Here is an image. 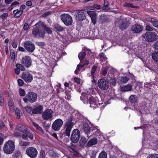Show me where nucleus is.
<instances>
[{"label":"nucleus","instance_id":"nucleus-44","mask_svg":"<svg viewBox=\"0 0 158 158\" xmlns=\"http://www.w3.org/2000/svg\"><path fill=\"white\" fill-rule=\"evenodd\" d=\"M20 110L19 108H16L15 110V113L16 118L17 119H19L20 117Z\"/></svg>","mask_w":158,"mask_h":158},{"label":"nucleus","instance_id":"nucleus-23","mask_svg":"<svg viewBox=\"0 0 158 158\" xmlns=\"http://www.w3.org/2000/svg\"><path fill=\"white\" fill-rule=\"evenodd\" d=\"M147 21L151 23L153 26L155 27L158 28V22L155 18H147Z\"/></svg>","mask_w":158,"mask_h":158},{"label":"nucleus","instance_id":"nucleus-11","mask_svg":"<svg viewBox=\"0 0 158 158\" xmlns=\"http://www.w3.org/2000/svg\"><path fill=\"white\" fill-rule=\"evenodd\" d=\"M63 124V122L60 118L56 120L53 123L52 125V128L55 131L60 130Z\"/></svg>","mask_w":158,"mask_h":158},{"label":"nucleus","instance_id":"nucleus-64","mask_svg":"<svg viewBox=\"0 0 158 158\" xmlns=\"http://www.w3.org/2000/svg\"><path fill=\"white\" fill-rule=\"evenodd\" d=\"M51 13V12L50 11H47L45 12L42 15V16L43 17H46L49 15Z\"/></svg>","mask_w":158,"mask_h":158},{"label":"nucleus","instance_id":"nucleus-43","mask_svg":"<svg viewBox=\"0 0 158 158\" xmlns=\"http://www.w3.org/2000/svg\"><path fill=\"white\" fill-rule=\"evenodd\" d=\"M86 56V53L84 52H80L78 55L79 59L81 61L83 60L85 58Z\"/></svg>","mask_w":158,"mask_h":158},{"label":"nucleus","instance_id":"nucleus-32","mask_svg":"<svg viewBox=\"0 0 158 158\" xmlns=\"http://www.w3.org/2000/svg\"><path fill=\"white\" fill-rule=\"evenodd\" d=\"M8 106L10 111L11 112H13L14 111V104L13 102L11 100H9L8 101Z\"/></svg>","mask_w":158,"mask_h":158},{"label":"nucleus","instance_id":"nucleus-29","mask_svg":"<svg viewBox=\"0 0 158 158\" xmlns=\"http://www.w3.org/2000/svg\"><path fill=\"white\" fill-rule=\"evenodd\" d=\"M87 142L86 138L83 137H81L79 141V145L81 147H83L85 145Z\"/></svg>","mask_w":158,"mask_h":158},{"label":"nucleus","instance_id":"nucleus-38","mask_svg":"<svg viewBox=\"0 0 158 158\" xmlns=\"http://www.w3.org/2000/svg\"><path fill=\"white\" fill-rule=\"evenodd\" d=\"M84 67V65L78 64L77 66V68L75 71V73L76 74H78L79 71Z\"/></svg>","mask_w":158,"mask_h":158},{"label":"nucleus","instance_id":"nucleus-40","mask_svg":"<svg viewBox=\"0 0 158 158\" xmlns=\"http://www.w3.org/2000/svg\"><path fill=\"white\" fill-rule=\"evenodd\" d=\"M98 158H107L106 152L104 151H102L99 155Z\"/></svg>","mask_w":158,"mask_h":158},{"label":"nucleus","instance_id":"nucleus-47","mask_svg":"<svg viewBox=\"0 0 158 158\" xmlns=\"http://www.w3.org/2000/svg\"><path fill=\"white\" fill-rule=\"evenodd\" d=\"M4 99L2 94V92L0 93V105L2 106L3 105Z\"/></svg>","mask_w":158,"mask_h":158},{"label":"nucleus","instance_id":"nucleus-8","mask_svg":"<svg viewBox=\"0 0 158 158\" xmlns=\"http://www.w3.org/2000/svg\"><path fill=\"white\" fill-rule=\"evenodd\" d=\"M53 116V112L51 109H47L42 113V118L45 120H52Z\"/></svg>","mask_w":158,"mask_h":158},{"label":"nucleus","instance_id":"nucleus-28","mask_svg":"<svg viewBox=\"0 0 158 158\" xmlns=\"http://www.w3.org/2000/svg\"><path fill=\"white\" fill-rule=\"evenodd\" d=\"M97 142L98 141L97 139L96 138H94L90 139L89 141L88 142L86 145L87 146H90L95 145L97 143Z\"/></svg>","mask_w":158,"mask_h":158},{"label":"nucleus","instance_id":"nucleus-14","mask_svg":"<svg viewBox=\"0 0 158 158\" xmlns=\"http://www.w3.org/2000/svg\"><path fill=\"white\" fill-rule=\"evenodd\" d=\"M80 135V131L77 129L73 130L71 137V140L74 143H76L79 140Z\"/></svg>","mask_w":158,"mask_h":158},{"label":"nucleus","instance_id":"nucleus-10","mask_svg":"<svg viewBox=\"0 0 158 158\" xmlns=\"http://www.w3.org/2000/svg\"><path fill=\"white\" fill-rule=\"evenodd\" d=\"M74 16L76 20L78 21H82L86 19V13L81 10H77Z\"/></svg>","mask_w":158,"mask_h":158},{"label":"nucleus","instance_id":"nucleus-19","mask_svg":"<svg viewBox=\"0 0 158 158\" xmlns=\"http://www.w3.org/2000/svg\"><path fill=\"white\" fill-rule=\"evenodd\" d=\"M61 19L64 23L66 26L69 25V15L63 14L61 15Z\"/></svg>","mask_w":158,"mask_h":158},{"label":"nucleus","instance_id":"nucleus-36","mask_svg":"<svg viewBox=\"0 0 158 158\" xmlns=\"http://www.w3.org/2000/svg\"><path fill=\"white\" fill-rule=\"evenodd\" d=\"M153 60L156 62H158V51L155 52L152 55Z\"/></svg>","mask_w":158,"mask_h":158},{"label":"nucleus","instance_id":"nucleus-5","mask_svg":"<svg viewBox=\"0 0 158 158\" xmlns=\"http://www.w3.org/2000/svg\"><path fill=\"white\" fill-rule=\"evenodd\" d=\"M37 95L36 94L30 92L27 94L26 97L23 98V100L26 103H27L28 102L32 103L37 101Z\"/></svg>","mask_w":158,"mask_h":158},{"label":"nucleus","instance_id":"nucleus-53","mask_svg":"<svg viewBox=\"0 0 158 158\" xmlns=\"http://www.w3.org/2000/svg\"><path fill=\"white\" fill-rule=\"evenodd\" d=\"M76 36L74 34H72L70 36V41L73 42L76 40Z\"/></svg>","mask_w":158,"mask_h":158},{"label":"nucleus","instance_id":"nucleus-21","mask_svg":"<svg viewBox=\"0 0 158 158\" xmlns=\"http://www.w3.org/2000/svg\"><path fill=\"white\" fill-rule=\"evenodd\" d=\"M43 106L40 105L33 109L32 113L33 114H42L43 112Z\"/></svg>","mask_w":158,"mask_h":158},{"label":"nucleus","instance_id":"nucleus-33","mask_svg":"<svg viewBox=\"0 0 158 158\" xmlns=\"http://www.w3.org/2000/svg\"><path fill=\"white\" fill-rule=\"evenodd\" d=\"M138 98L135 95H132L130 96L129 100L131 103H135L137 101Z\"/></svg>","mask_w":158,"mask_h":158},{"label":"nucleus","instance_id":"nucleus-60","mask_svg":"<svg viewBox=\"0 0 158 158\" xmlns=\"http://www.w3.org/2000/svg\"><path fill=\"white\" fill-rule=\"evenodd\" d=\"M99 56L101 58L103 59L105 61L107 59L106 57L105 56V54L103 52L100 53Z\"/></svg>","mask_w":158,"mask_h":158},{"label":"nucleus","instance_id":"nucleus-45","mask_svg":"<svg viewBox=\"0 0 158 158\" xmlns=\"http://www.w3.org/2000/svg\"><path fill=\"white\" fill-rule=\"evenodd\" d=\"M129 78L126 77H121V81L124 83H126L129 80Z\"/></svg>","mask_w":158,"mask_h":158},{"label":"nucleus","instance_id":"nucleus-37","mask_svg":"<svg viewBox=\"0 0 158 158\" xmlns=\"http://www.w3.org/2000/svg\"><path fill=\"white\" fill-rule=\"evenodd\" d=\"M19 144L21 146H28L31 143L28 141H25L21 140H20L19 141Z\"/></svg>","mask_w":158,"mask_h":158},{"label":"nucleus","instance_id":"nucleus-24","mask_svg":"<svg viewBox=\"0 0 158 158\" xmlns=\"http://www.w3.org/2000/svg\"><path fill=\"white\" fill-rule=\"evenodd\" d=\"M132 89V85L130 84H128L124 86L121 87L120 90L122 92H127L131 91Z\"/></svg>","mask_w":158,"mask_h":158},{"label":"nucleus","instance_id":"nucleus-35","mask_svg":"<svg viewBox=\"0 0 158 158\" xmlns=\"http://www.w3.org/2000/svg\"><path fill=\"white\" fill-rule=\"evenodd\" d=\"M54 27L56 30L58 31H61L64 30V28L57 23L54 25Z\"/></svg>","mask_w":158,"mask_h":158},{"label":"nucleus","instance_id":"nucleus-18","mask_svg":"<svg viewBox=\"0 0 158 158\" xmlns=\"http://www.w3.org/2000/svg\"><path fill=\"white\" fill-rule=\"evenodd\" d=\"M22 78L26 82H30L33 79V77L31 74L28 72H23L22 75Z\"/></svg>","mask_w":158,"mask_h":158},{"label":"nucleus","instance_id":"nucleus-2","mask_svg":"<svg viewBox=\"0 0 158 158\" xmlns=\"http://www.w3.org/2000/svg\"><path fill=\"white\" fill-rule=\"evenodd\" d=\"M114 24L116 27H118L119 29L123 31L127 29L128 27L129 22L126 18L121 17L116 19Z\"/></svg>","mask_w":158,"mask_h":158},{"label":"nucleus","instance_id":"nucleus-17","mask_svg":"<svg viewBox=\"0 0 158 158\" xmlns=\"http://www.w3.org/2000/svg\"><path fill=\"white\" fill-rule=\"evenodd\" d=\"M87 13L91 18V21L94 25L96 24L97 18V14L94 11L89 10Z\"/></svg>","mask_w":158,"mask_h":158},{"label":"nucleus","instance_id":"nucleus-34","mask_svg":"<svg viewBox=\"0 0 158 158\" xmlns=\"http://www.w3.org/2000/svg\"><path fill=\"white\" fill-rule=\"evenodd\" d=\"M21 155V152L19 150H16L13 154L12 157L13 158H19Z\"/></svg>","mask_w":158,"mask_h":158},{"label":"nucleus","instance_id":"nucleus-7","mask_svg":"<svg viewBox=\"0 0 158 158\" xmlns=\"http://www.w3.org/2000/svg\"><path fill=\"white\" fill-rule=\"evenodd\" d=\"M98 84L99 87L103 90H107L110 87V84L108 81L104 78L99 80Z\"/></svg>","mask_w":158,"mask_h":158},{"label":"nucleus","instance_id":"nucleus-3","mask_svg":"<svg viewBox=\"0 0 158 158\" xmlns=\"http://www.w3.org/2000/svg\"><path fill=\"white\" fill-rule=\"evenodd\" d=\"M15 146L14 142L12 140H9L6 142L3 147L4 152L7 154H11L15 149Z\"/></svg>","mask_w":158,"mask_h":158},{"label":"nucleus","instance_id":"nucleus-50","mask_svg":"<svg viewBox=\"0 0 158 158\" xmlns=\"http://www.w3.org/2000/svg\"><path fill=\"white\" fill-rule=\"evenodd\" d=\"M94 8H96L98 9H100L101 8V6L100 5L97 4H95L94 5V7H89V9L94 10Z\"/></svg>","mask_w":158,"mask_h":158},{"label":"nucleus","instance_id":"nucleus-56","mask_svg":"<svg viewBox=\"0 0 158 158\" xmlns=\"http://www.w3.org/2000/svg\"><path fill=\"white\" fill-rule=\"evenodd\" d=\"M36 44L40 47H42L45 45L44 42H36Z\"/></svg>","mask_w":158,"mask_h":158},{"label":"nucleus","instance_id":"nucleus-13","mask_svg":"<svg viewBox=\"0 0 158 158\" xmlns=\"http://www.w3.org/2000/svg\"><path fill=\"white\" fill-rule=\"evenodd\" d=\"M38 26L34 27L33 29L32 34L35 37L37 38L43 37L45 35L44 31L40 29Z\"/></svg>","mask_w":158,"mask_h":158},{"label":"nucleus","instance_id":"nucleus-52","mask_svg":"<svg viewBox=\"0 0 158 158\" xmlns=\"http://www.w3.org/2000/svg\"><path fill=\"white\" fill-rule=\"evenodd\" d=\"M70 151L73 152V154L75 156H78V153L77 151L75 150V149L71 148L70 147Z\"/></svg>","mask_w":158,"mask_h":158},{"label":"nucleus","instance_id":"nucleus-63","mask_svg":"<svg viewBox=\"0 0 158 158\" xmlns=\"http://www.w3.org/2000/svg\"><path fill=\"white\" fill-rule=\"evenodd\" d=\"M10 57L12 60H14L15 57V53L14 52H10Z\"/></svg>","mask_w":158,"mask_h":158},{"label":"nucleus","instance_id":"nucleus-9","mask_svg":"<svg viewBox=\"0 0 158 158\" xmlns=\"http://www.w3.org/2000/svg\"><path fill=\"white\" fill-rule=\"evenodd\" d=\"M26 154L31 158H35L37 156L38 151L35 148L29 147L26 150Z\"/></svg>","mask_w":158,"mask_h":158},{"label":"nucleus","instance_id":"nucleus-42","mask_svg":"<svg viewBox=\"0 0 158 158\" xmlns=\"http://www.w3.org/2000/svg\"><path fill=\"white\" fill-rule=\"evenodd\" d=\"M15 66L22 71H24L25 70L24 66L21 64H17Z\"/></svg>","mask_w":158,"mask_h":158},{"label":"nucleus","instance_id":"nucleus-49","mask_svg":"<svg viewBox=\"0 0 158 158\" xmlns=\"http://www.w3.org/2000/svg\"><path fill=\"white\" fill-rule=\"evenodd\" d=\"M147 158H158V154L155 153L150 154Z\"/></svg>","mask_w":158,"mask_h":158},{"label":"nucleus","instance_id":"nucleus-22","mask_svg":"<svg viewBox=\"0 0 158 158\" xmlns=\"http://www.w3.org/2000/svg\"><path fill=\"white\" fill-rule=\"evenodd\" d=\"M35 26H41L44 27V29L47 32L48 34H51L52 33V31L51 29H50V28L47 27L46 25H44L42 22H38L35 24Z\"/></svg>","mask_w":158,"mask_h":158},{"label":"nucleus","instance_id":"nucleus-20","mask_svg":"<svg viewBox=\"0 0 158 158\" xmlns=\"http://www.w3.org/2000/svg\"><path fill=\"white\" fill-rule=\"evenodd\" d=\"M75 116L76 113L74 112H73L70 116V131L71 130L70 128L71 129L76 122L75 119Z\"/></svg>","mask_w":158,"mask_h":158},{"label":"nucleus","instance_id":"nucleus-6","mask_svg":"<svg viewBox=\"0 0 158 158\" xmlns=\"http://www.w3.org/2000/svg\"><path fill=\"white\" fill-rule=\"evenodd\" d=\"M144 38L148 42H152L158 39V36L154 32H147L144 35Z\"/></svg>","mask_w":158,"mask_h":158},{"label":"nucleus","instance_id":"nucleus-30","mask_svg":"<svg viewBox=\"0 0 158 158\" xmlns=\"http://www.w3.org/2000/svg\"><path fill=\"white\" fill-rule=\"evenodd\" d=\"M102 8L103 10H110V8L109 6V4L107 0H104V4Z\"/></svg>","mask_w":158,"mask_h":158},{"label":"nucleus","instance_id":"nucleus-39","mask_svg":"<svg viewBox=\"0 0 158 158\" xmlns=\"http://www.w3.org/2000/svg\"><path fill=\"white\" fill-rule=\"evenodd\" d=\"M99 19L101 23H102L106 21L107 18L106 15H101L99 16Z\"/></svg>","mask_w":158,"mask_h":158},{"label":"nucleus","instance_id":"nucleus-46","mask_svg":"<svg viewBox=\"0 0 158 158\" xmlns=\"http://www.w3.org/2000/svg\"><path fill=\"white\" fill-rule=\"evenodd\" d=\"M33 126H34V127L36 129L40 131L42 133L43 132V131L42 130V128L38 125L37 123H33Z\"/></svg>","mask_w":158,"mask_h":158},{"label":"nucleus","instance_id":"nucleus-26","mask_svg":"<svg viewBox=\"0 0 158 158\" xmlns=\"http://www.w3.org/2000/svg\"><path fill=\"white\" fill-rule=\"evenodd\" d=\"M82 130L86 134L88 135L90 132V128L87 123H85L83 124V128Z\"/></svg>","mask_w":158,"mask_h":158},{"label":"nucleus","instance_id":"nucleus-61","mask_svg":"<svg viewBox=\"0 0 158 158\" xmlns=\"http://www.w3.org/2000/svg\"><path fill=\"white\" fill-rule=\"evenodd\" d=\"M8 16V14L7 13H4L0 16V17L2 18L3 20L6 19Z\"/></svg>","mask_w":158,"mask_h":158},{"label":"nucleus","instance_id":"nucleus-27","mask_svg":"<svg viewBox=\"0 0 158 158\" xmlns=\"http://www.w3.org/2000/svg\"><path fill=\"white\" fill-rule=\"evenodd\" d=\"M13 13L14 14V17L17 18L20 17L23 13V11L22 10H19L18 9H16L14 10Z\"/></svg>","mask_w":158,"mask_h":158},{"label":"nucleus","instance_id":"nucleus-15","mask_svg":"<svg viewBox=\"0 0 158 158\" xmlns=\"http://www.w3.org/2000/svg\"><path fill=\"white\" fill-rule=\"evenodd\" d=\"M24 46L26 49L30 52H33L35 48L34 44L29 41L25 42Z\"/></svg>","mask_w":158,"mask_h":158},{"label":"nucleus","instance_id":"nucleus-12","mask_svg":"<svg viewBox=\"0 0 158 158\" xmlns=\"http://www.w3.org/2000/svg\"><path fill=\"white\" fill-rule=\"evenodd\" d=\"M32 62L31 58L29 56H26L22 58L20 63L25 67L28 68L31 66Z\"/></svg>","mask_w":158,"mask_h":158},{"label":"nucleus","instance_id":"nucleus-4","mask_svg":"<svg viewBox=\"0 0 158 158\" xmlns=\"http://www.w3.org/2000/svg\"><path fill=\"white\" fill-rule=\"evenodd\" d=\"M84 99L85 101H87L90 104V106L91 107L96 108V106H98V105H100L98 102V99L97 98L91 97V95H85Z\"/></svg>","mask_w":158,"mask_h":158},{"label":"nucleus","instance_id":"nucleus-51","mask_svg":"<svg viewBox=\"0 0 158 158\" xmlns=\"http://www.w3.org/2000/svg\"><path fill=\"white\" fill-rule=\"evenodd\" d=\"M155 29L154 28L148 25H147L145 27V30L147 31H152Z\"/></svg>","mask_w":158,"mask_h":158},{"label":"nucleus","instance_id":"nucleus-16","mask_svg":"<svg viewBox=\"0 0 158 158\" xmlns=\"http://www.w3.org/2000/svg\"><path fill=\"white\" fill-rule=\"evenodd\" d=\"M143 27L138 24L133 25L131 28V31L133 34L139 33L143 30Z\"/></svg>","mask_w":158,"mask_h":158},{"label":"nucleus","instance_id":"nucleus-57","mask_svg":"<svg viewBox=\"0 0 158 158\" xmlns=\"http://www.w3.org/2000/svg\"><path fill=\"white\" fill-rule=\"evenodd\" d=\"M72 80H73L74 81L76 82L77 84H80L81 79L80 78L75 77L72 79Z\"/></svg>","mask_w":158,"mask_h":158},{"label":"nucleus","instance_id":"nucleus-41","mask_svg":"<svg viewBox=\"0 0 158 158\" xmlns=\"http://www.w3.org/2000/svg\"><path fill=\"white\" fill-rule=\"evenodd\" d=\"M25 110L26 112L31 115L33 114L32 113L33 108L30 106H27L25 107Z\"/></svg>","mask_w":158,"mask_h":158},{"label":"nucleus","instance_id":"nucleus-58","mask_svg":"<svg viewBox=\"0 0 158 158\" xmlns=\"http://www.w3.org/2000/svg\"><path fill=\"white\" fill-rule=\"evenodd\" d=\"M108 69L107 68H104L102 69V74L104 76H106L107 74Z\"/></svg>","mask_w":158,"mask_h":158},{"label":"nucleus","instance_id":"nucleus-25","mask_svg":"<svg viewBox=\"0 0 158 158\" xmlns=\"http://www.w3.org/2000/svg\"><path fill=\"white\" fill-rule=\"evenodd\" d=\"M64 134L66 136H69V120H67L66 123L64 124Z\"/></svg>","mask_w":158,"mask_h":158},{"label":"nucleus","instance_id":"nucleus-54","mask_svg":"<svg viewBox=\"0 0 158 158\" xmlns=\"http://www.w3.org/2000/svg\"><path fill=\"white\" fill-rule=\"evenodd\" d=\"M19 93L21 96H24L25 95V90L22 89H19Z\"/></svg>","mask_w":158,"mask_h":158},{"label":"nucleus","instance_id":"nucleus-48","mask_svg":"<svg viewBox=\"0 0 158 158\" xmlns=\"http://www.w3.org/2000/svg\"><path fill=\"white\" fill-rule=\"evenodd\" d=\"M45 152L44 150H41L40 152V158H45Z\"/></svg>","mask_w":158,"mask_h":158},{"label":"nucleus","instance_id":"nucleus-31","mask_svg":"<svg viewBox=\"0 0 158 158\" xmlns=\"http://www.w3.org/2000/svg\"><path fill=\"white\" fill-rule=\"evenodd\" d=\"M98 66L96 65H94L92 68L91 70V74L93 78H94V76L97 72V69Z\"/></svg>","mask_w":158,"mask_h":158},{"label":"nucleus","instance_id":"nucleus-55","mask_svg":"<svg viewBox=\"0 0 158 158\" xmlns=\"http://www.w3.org/2000/svg\"><path fill=\"white\" fill-rule=\"evenodd\" d=\"M4 135L3 134L0 133V145H1L2 144L4 141L3 137Z\"/></svg>","mask_w":158,"mask_h":158},{"label":"nucleus","instance_id":"nucleus-1","mask_svg":"<svg viewBox=\"0 0 158 158\" xmlns=\"http://www.w3.org/2000/svg\"><path fill=\"white\" fill-rule=\"evenodd\" d=\"M17 129L23 134L21 136L22 138L24 140H27L28 138L30 139L33 140L34 138V135L31 133L27 126L24 125L19 124L17 125Z\"/></svg>","mask_w":158,"mask_h":158},{"label":"nucleus","instance_id":"nucleus-62","mask_svg":"<svg viewBox=\"0 0 158 158\" xmlns=\"http://www.w3.org/2000/svg\"><path fill=\"white\" fill-rule=\"evenodd\" d=\"M124 6L127 7H131V8H133L134 7L133 5L130 3H125L124 4Z\"/></svg>","mask_w":158,"mask_h":158},{"label":"nucleus","instance_id":"nucleus-59","mask_svg":"<svg viewBox=\"0 0 158 158\" xmlns=\"http://www.w3.org/2000/svg\"><path fill=\"white\" fill-rule=\"evenodd\" d=\"M18 85L20 86H22L24 84V82L23 80L20 79H18Z\"/></svg>","mask_w":158,"mask_h":158}]
</instances>
